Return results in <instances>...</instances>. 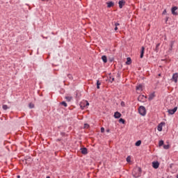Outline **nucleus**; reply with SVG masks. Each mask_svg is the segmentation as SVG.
Segmentation results:
<instances>
[{"label": "nucleus", "instance_id": "nucleus-1", "mask_svg": "<svg viewBox=\"0 0 178 178\" xmlns=\"http://www.w3.org/2000/svg\"><path fill=\"white\" fill-rule=\"evenodd\" d=\"M142 170L140 167H135L132 171L133 177L135 178H138L141 176Z\"/></svg>", "mask_w": 178, "mask_h": 178}, {"label": "nucleus", "instance_id": "nucleus-2", "mask_svg": "<svg viewBox=\"0 0 178 178\" xmlns=\"http://www.w3.org/2000/svg\"><path fill=\"white\" fill-rule=\"evenodd\" d=\"M138 113L140 115L142 116H145L146 115V109L144 106H140L138 108Z\"/></svg>", "mask_w": 178, "mask_h": 178}, {"label": "nucleus", "instance_id": "nucleus-3", "mask_svg": "<svg viewBox=\"0 0 178 178\" xmlns=\"http://www.w3.org/2000/svg\"><path fill=\"white\" fill-rule=\"evenodd\" d=\"M146 99H147V97L145 96L144 95H140L138 97V102H145Z\"/></svg>", "mask_w": 178, "mask_h": 178}, {"label": "nucleus", "instance_id": "nucleus-4", "mask_svg": "<svg viewBox=\"0 0 178 178\" xmlns=\"http://www.w3.org/2000/svg\"><path fill=\"white\" fill-rule=\"evenodd\" d=\"M177 111V107L175 106L174 108L172 109H168V112L169 113L170 115H174Z\"/></svg>", "mask_w": 178, "mask_h": 178}, {"label": "nucleus", "instance_id": "nucleus-5", "mask_svg": "<svg viewBox=\"0 0 178 178\" xmlns=\"http://www.w3.org/2000/svg\"><path fill=\"white\" fill-rule=\"evenodd\" d=\"M178 8L177 6H174L172 8V14L173 15H177L178 13L177 12H175L176 10H177Z\"/></svg>", "mask_w": 178, "mask_h": 178}, {"label": "nucleus", "instance_id": "nucleus-6", "mask_svg": "<svg viewBox=\"0 0 178 178\" xmlns=\"http://www.w3.org/2000/svg\"><path fill=\"white\" fill-rule=\"evenodd\" d=\"M152 166L154 169H157L159 167V161H153L152 162Z\"/></svg>", "mask_w": 178, "mask_h": 178}, {"label": "nucleus", "instance_id": "nucleus-7", "mask_svg": "<svg viewBox=\"0 0 178 178\" xmlns=\"http://www.w3.org/2000/svg\"><path fill=\"white\" fill-rule=\"evenodd\" d=\"M124 5H125V0H120L119 1V8L120 9H122Z\"/></svg>", "mask_w": 178, "mask_h": 178}, {"label": "nucleus", "instance_id": "nucleus-8", "mask_svg": "<svg viewBox=\"0 0 178 178\" xmlns=\"http://www.w3.org/2000/svg\"><path fill=\"white\" fill-rule=\"evenodd\" d=\"M163 124H165V122H161V123L159 124L158 128H157L159 131H162Z\"/></svg>", "mask_w": 178, "mask_h": 178}, {"label": "nucleus", "instance_id": "nucleus-9", "mask_svg": "<svg viewBox=\"0 0 178 178\" xmlns=\"http://www.w3.org/2000/svg\"><path fill=\"white\" fill-rule=\"evenodd\" d=\"M177 79H178V74L177 73H175L173 75H172V80L175 81V83H177Z\"/></svg>", "mask_w": 178, "mask_h": 178}, {"label": "nucleus", "instance_id": "nucleus-10", "mask_svg": "<svg viewBox=\"0 0 178 178\" xmlns=\"http://www.w3.org/2000/svg\"><path fill=\"white\" fill-rule=\"evenodd\" d=\"M81 154L83 155H86L88 154V149H86V147H82L81 149Z\"/></svg>", "mask_w": 178, "mask_h": 178}, {"label": "nucleus", "instance_id": "nucleus-11", "mask_svg": "<svg viewBox=\"0 0 178 178\" xmlns=\"http://www.w3.org/2000/svg\"><path fill=\"white\" fill-rule=\"evenodd\" d=\"M155 93H154V92H152V93H151L149 95V98H148V99H149V101H152L154 97H155Z\"/></svg>", "mask_w": 178, "mask_h": 178}, {"label": "nucleus", "instance_id": "nucleus-12", "mask_svg": "<svg viewBox=\"0 0 178 178\" xmlns=\"http://www.w3.org/2000/svg\"><path fill=\"white\" fill-rule=\"evenodd\" d=\"M121 117V113L118 111H116L114 114V118L118 119Z\"/></svg>", "mask_w": 178, "mask_h": 178}, {"label": "nucleus", "instance_id": "nucleus-13", "mask_svg": "<svg viewBox=\"0 0 178 178\" xmlns=\"http://www.w3.org/2000/svg\"><path fill=\"white\" fill-rule=\"evenodd\" d=\"M107 7L108 8H111L112 6H114V3L113 2V1H109V2H108L107 3Z\"/></svg>", "mask_w": 178, "mask_h": 178}, {"label": "nucleus", "instance_id": "nucleus-14", "mask_svg": "<svg viewBox=\"0 0 178 178\" xmlns=\"http://www.w3.org/2000/svg\"><path fill=\"white\" fill-rule=\"evenodd\" d=\"M144 51H145V47H141V53H140V58H143Z\"/></svg>", "mask_w": 178, "mask_h": 178}, {"label": "nucleus", "instance_id": "nucleus-15", "mask_svg": "<svg viewBox=\"0 0 178 178\" xmlns=\"http://www.w3.org/2000/svg\"><path fill=\"white\" fill-rule=\"evenodd\" d=\"M136 90H143V86L141 84H139L136 86Z\"/></svg>", "mask_w": 178, "mask_h": 178}, {"label": "nucleus", "instance_id": "nucleus-16", "mask_svg": "<svg viewBox=\"0 0 178 178\" xmlns=\"http://www.w3.org/2000/svg\"><path fill=\"white\" fill-rule=\"evenodd\" d=\"M102 60H103V62H104V63H107V57H106V56H102Z\"/></svg>", "mask_w": 178, "mask_h": 178}, {"label": "nucleus", "instance_id": "nucleus-17", "mask_svg": "<svg viewBox=\"0 0 178 178\" xmlns=\"http://www.w3.org/2000/svg\"><path fill=\"white\" fill-rule=\"evenodd\" d=\"M126 64L128 65L131 64V59L130 57L127 58V61L126 62Z\"/></svg>", "mask_w": 178, "mask_h": 178}, {"label": "nucleus", "instance_id": "nucleus-18", "mask_svg": "<svg viewBox=\"0 0 178 178\" xmlns=\"http://www.w3.org/2000/svg\"><path fill=\"white\" fill-rule=\"evenodd\" d=\"M72 97H69V96H66L65 97V99L70 102L72 100Z\"/></svg>", "mask_w": 178, "mask_h": 178}, {"label": "nucleus", "instance_id": "nucleus-19", "mask_svg": "<svg viewBox=\"0 0 178 178\" xmlns=\"http://www.w3.org/2000/svg\"><path fill=\"white\" fill-rule=\"evenodd\" d=\"M60 104L62 106H63L64 107H67V103L65 101L61 102Z\"/></svg>", "mask_w": 178, "mask_h": 178}, {"label": "nucleus", "instance_id": "nucleus-20", "mask_svg": "<svg viewBox=\"0 0 178 178\" xmlns=\"http://www.w3.org/2000/svg\"><path fill=\"white\" fill-rule=\"evenodd\" d=\"M2 108L4 111H6L7 109H8V106L6 104H3L2 106Z\"/></svg>", "mask_w": 178, "mask_h": 178}, {"label": "nucleus", "instance_id": "nucleus-21", "mask_svg": "<svg viewBox=\"0 0 178 178\" xmlns=\"http://www.w3.org/2000/svg\"><path fill=\"white\" fill-rule=\"evenodd\" d=\"M141 145V140H137L136 143V146L139 147Z\"/></svg>", "mask_w": 178, "mask_h": 178}, {"label": "nucleus", "instance_id": "nucleus-22", "mask_svg": "<svg viewBox=\"0 0 178 178\" xmlns=\"http://www.w3.org/2000/svg\"><path fill=\"white\" fill-rule=\"evenodd\" d=\"M101 85V82H99V80H97V89H99V86Z\"/></svg>", "mask_w": 178, "mask_h": 178}, {"label": "nucleus", "instance_id": "nucleus-23", "mask_svg": "<svg viewBox=\"0 0 178 178\" xmlns=\"http://www.w3.org/2000/svg\"><path fill=\"white\" fill-rule=\"evenodd\" d=\"M163 145H164L163 140H160V141H159V147H161V146H163Z\"/></svg>", "mask_w": 178, "mask_h": 178}, {"label": "nucleus", "instance_id": "nucleus-24", "mask_svg": "<svg viewBox=\"0 0 178 178\" xmlns=\"http://www.w3.org/2000/svg\"><path fill=\"white\" fill-rule=\"evenodd\" d=\"M163 148L165 149H168L170 148V146H169V145H163Z\"/></svg>", "mask_w": 178, "mask_h": 178}, {"label": "nucleus", "instance_id": "nucleus-25", "mask_svg": "<svg viewBox=\"0 0 178 178\" xmlns=\"http://www.w3.org/2000/svg\"><path fill=\"white\" fill-rule=\"evenodd\" d=\"M160 46V43H158L156 44V51L158 52L159 51V47Z\"/></svg>", "mask_w": 178, "mask_h": 178}, {"label": "nucleus", "instance_id": "nucleus-26", "mask_svg": "<svg viewBox=\"0 0 178 178\" xmlns=\"http://www.w3.org/2000/svg\"><path fill=\"white\" fill-rule=\"evenodd\" d=\"M29 106L30 108H34V104L33 103H29Z\"/></svg>", "mask_w": 178, "mask_h": 178}, {"label": "nucleus", "instance_id": "nucleus-27", "mask_svg": "<svg viewBox=\"0 0 178 178\" xmlns=\"http://www.w3.org/2000/svg\"><path fill=\"white\" fill-rule=\"evenodd\" d=\"M119 121H120V123H122V124H124V122H125V120H124V119H123V118H120V119L119 120Z\"/></svg>", "mask_w": 178, "mask_h": 178}, {"label": "nucleus", "instance_id": "nucleus-28", "mask_svg": "<svg viewBox=\"0 0 178 178\" xmlns=\"http://www.w3.org/2000/svg\"><path fill=\"white\" fill-rule=\"evenodd\" d=\"M67 77H68L70 80H72V79H73L72 75L70 74H69L67 75Z\"/></svg>", "mask_w": 178, "mask_h": 178}, {"label": "nucleus", "instance_id": "nucleus-29", "mask_svg": "<svg viewBox=\"0 0 178 178\" xmlns=\"http://www.w3.org/2000/svg\"><path fill=\"white\" fill-rule=\"evenodd\" d=\"M127 161L129 163L131 161V157L130 156H128V157L127 158Z\"/></svg>", "mask_w": 178, "mask_h": 178}, {"label": "nucleus", "instance_id": "nucleus-30", "mask_svg": "<svg viewBox=\"0 0 178 178\" xmlns=\"http://www.w3.org/2000/svg\"><path fill=\"white\" fill-rule=\"evenodd\" d=\"M89 127V124H87V123H86L85 124H84V128H88Z\"/></svg>", "mask_w": 178, "mask_h": 178}, {"label": "nucleus", "instance_id": "nucleus-31", "mask_svg": "<svg viewBox=\"0 0 178 178\" xmlns=\"http://www.w3.org/2000/svg\"><path fill=\"white\" fill-rule=\"evenodd\" d=\"M101 132L104 133V127H101Z\"/></svg>", "mask_w": 178, "mask_h": 178}, {"label": "nucleus", "instance_id": "nucleus-32", "mask_svg": "<svg viewBox=\"0 0 178 178\" xmlns=\"http://www.w3.org/2000/svg\"><path fill=\"white\" fill-rule=\"evenodd\" d=\"M167 13L166 9H165L163 12V15H165Z\"/></svg>", "mask_w": 178, "mask_h": 178}, {"label": "nucleus", "instance_id": "nucleus-33", "mask_svg": "<svg viewBox=\"0 0 178 178\" xmlns=\"http://www.w3.org/2000/svg\"><path fill=\"white\" fill-rule=\"evenodd\" d=\"M124 105H125L124 102H121V106H124Z\"/></svg>", "mask_w": 178, "mask_h": 178}, {"label": "nucleus", "instance_id": "nucleus-34", "mask_svg": "<svg viewBox=\"0 0 178 178\" xmlns=\"http://www.w3.org/2000/svg\"><path fill=\"white\" fill-rule=\"evenodd\" d=\"M115 26H120V24L118 23V22H115Z\"/></svg>", "mask_w": 178, "mask_h": 178}, {"label": "nucleus", "instance_id": "nucleus-35", "mask_svg": "<svg viewBox=\"0 0 178 178\" xmlns=\"http://www.w3.org/2000/svg\"><path fill=\"white\" fill-rule=\"evenodd\" d=\"M168 19H169V17H166L165 22H167L168 21Z\"/></svg>", "mask_w": 178, "mask_h": 178}, {"label": "nucleus", "instance_id": "nucleus-36", "mask_svg": "<svg viewBox=\"0 0 178 178\" xmlns=\"http://www.w3.org/2000/svg\"><path fill=\"white\" fill-rule=\"evenodd\" d=\"M113 60H114V58H111L110 59V61H111V62H113Z\"/></svg>", "mask_w": 178, "mask_h": 178}, {"label": "nucleus", "instance_id": "nucleus-37", "mask_svg": "<svg viewBox=\"0 0 178 178\" xmlns=\"http://www.w3.org/2000/svg\"><path fill=\"white\" fill-rule=\"evenodd\" d=\"M118 30V26H115V31H116Z\"/></svg>", "mask_w": 178, "mask_h": 178}, {"label": "nucleus", "instance_id": "nucleus-38", "mask_svg": "<svg viewBox=\"0 0 178 178\" xmlns=\"http://www.w3.org/2000/svg\"><path fill=\"white\" fill-rule=\"evenodd\" d=\"M106 132H107V133H109V132H110V129H107V130H106Z\"/></svg>", "mask_w": 178, "mask_h": 178}, {"label": "nucleus", "instance_id": "nucleus-39", "mask_svg": "<svg viewBox=\"0 0 178 178\" xmlns=\"http://www.w3.org/2000/svg\"><path fill=\"white\" fill-rule=\"evenodd\" d=\"M86 106H89V103L88 102L86 103Z\"/></svg>", "mask_w": 178, "mask_h": 178}, {"label": "nucleus", "instance_id": "nucleus-40", "mask_svg": "<svg viewBox=\"0 0 178 178\" xmlns=\"http://www.w3.org/2000/svg\"><path fill=\"white\" fill-rule=\"evenodd\" d=\"M17 178H20V175H17Z\"/></svg>", "mask_w": 178, "mask_h": 178}, {"label": "nucleus", "instance_id": "nucleus-41", "mask_svg": "<svg viewBox=\"0 0 178 178\" xmlns=\"http://www.w3.org/2000/svg\"><path fill=\"white\" fill-rule=\"evenodd\" d=\"M114 81V78L112 79V81Z\"/></svg>", "mask_w": 178, "mask_h": 178}, {"label": "nucleus", "instance_id": "nucleus-42", "mask_svg": "<svg viewBox=\"0 0 178 178\" xmlns=\"http://www.w3.org/2000/svg\"><path fill=\"white\" fill-rule=\"evenodd\" d=\"M46 178H50V177H46Z\"/></svg>", "mask_w": 178, "mask_h": 178}, {"label": "nucleus", "instance_id": "nucleus-43", "mask_svg": "<svg viewBox=\"0 0 178 178\" xmlns=\"http://www.w3.org/2000/svg\"><path fill=\"white\" fill-rule=\"evenodd\" d=\"M177 178H178V174H177Z\"/></svg>", "mask_w": 178, "mask_h": 178}, {"label": "nucleus", "instance_id": "nucleus-44", "mask_svg": "<svg viewBox=\"0 0 178 178\" xmlns=\"http://www.w3.org/2000/svg\"><path fill=\"white\" fill-rule=\"evenodd\" d=\"M45 0H42V1H44Z\"/></svg>", "mask_w": 178, "mask_h": 178}]
</instances>
